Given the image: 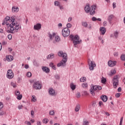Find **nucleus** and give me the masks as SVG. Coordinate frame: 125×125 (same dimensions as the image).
<instances>
[{"label": "nucleus", "instance_id": "1", "mask_svg": "<svg viewBox=\"0 0 125 125\" xmlns=\"http://www.w3.org/2000/svg\"><path fill=\"white\" fill-rule=\"evenodd\" d=\"M5 21L7 22V33L14 34L16 32H18V30L20 29V26L19 23L15 20V16H12L11 18L7 16Z\"/></svg>", "mask_w": 125, "mask_h": 125}, {"label": "nucleus", "instance_id": "2", "mask_svg": "<svg viewBox=\"0 0 125 125\" xmlns=\"http://www.w3.org/2000/svg\"><path fill=\"white\" fill-rule=\"evenodd\" d=\"M58 55L60 57H63L62 61L58 63V67H61V66H65L66 65V62H67V54L63 53L62 51L58 52Z\"/></svg>", "mask_w": 125, "mask_h": 125}, {"label": "nucleus", "instance_id": "3", "mask_svg": "<svg viewBox=\"0 0 125 125\" xmlns=\"http://www.w3.org/2000/svg\"><path fill=\"white\" fill-rule=\"evenodd\" d=\"M70 37L72 39V41L73 42L75 46H76L77 44L81 43V42H82V41H80V37L78 35H76L75 37L73 35H70Z\"/></svg>", "mask_w": 125, "mask_h": 125}, {"label": "nucleus", "instance_id": "4", "mask_svg": "<svg viewBox=\"0 0 125 125\" xmlns=\"http://www.w3.org/2000/svg\"><path fill=\"white\" fill-rule=\"evenodd\" d=\"M112 83L113 87L116 88L119 85V78L118 76H115L112 79Z\"/></svg>", "mask_w": 125, "mask_h": 125}, {"label": "nucleus", "instance_id": "5", "mask_svg": "<svg viewBox=\"0 0 125 125\" xmlns=\"http://www.w3.org/2000/svg\"><path fill=\"white\" fill-rule=\"evenodd\" d=\"M62 35L64 38L70 36V29L68 28H64L62 30Z\"/></svg>", "mask_w": 125, "mask_h": 125}, {"label": "nucleus", "instance_id": "6", "mask_svg": "<svg viewBox=\"0 0 125 125\" xmlns=\"http://www.w3.org/2000/svg\"><path fill=\"white\" fill-rule=\"evenodd\" d=\"M102 89V87L101 86L95 85L93 86V89L91 88L90 89V91L92 95H94V90H101Z\"/></svg>", "mask_w": 125, "mask_h": 125}, {"label": "nucleus", "instance_id": "7", "mask_svg": "<svg viewBox=\"0 0 125 125\" xmlns=\"http://www.w3.org/2000/svg\"><path fill=\"white\" fill-rule=\"evenodd\" d=\"M33 88L35 89H42V84L40 83V82L37 81L35 82L34 84L33 85Z\"/></svg>", "mask_w": 125, "mask_h": 125}, {"label": "nucleus", "instance_id": "8", "mask_svg": "<svg viewBox=\"0 0 125 125\" xmlns=\"http://www.w3.org/2000/svg\"><path fill=\"white\" fill-rule=\"evenodd\" d=\"M6 77L7 79H11L14 77V74L12 72V70L9 69L7 71Z\"/></svg>", "mask_w": 125, "mask_h": 125}, {"label": "nucleus", "instance_id": "9", "mask_svg": "<svg viewBox=\"0 0 125 125\" xmlns=\"http://www.w3.org/2000/svg\"><path fill=\"white\" fill-rule=\"evenodd\" d=\"M96 9V5H93L91 6L90 9V15H94L95 14V10Z\"/></svg>", "mask_w": 125, "mask_h": 125}, {"label": "nucleus", "instance_id": "10", "mask_svg": "<svg viewBox=\"0 0 125 125\" xmlns=\"http://www.w3.org/2000/svg\"><path fill=\"white\" fill-rule=\"evenodd\" d=\"M94 67H96V64L94 61H91L90 63L89 64V68L91 71L94 69Z\"/></svg>", "mask_w": 125, "mask_h": 125}, {"label": "nucleus", "instance_id": "11", "mask_svg": "<svg viewBox=\"0 0 125 125\" xmlns=\"http://www.w3.org/2000/svg\"><path fill=\"white\" fill-rule=\"evenodd\" d=\"M108 64L109 67H114V66H116V65H117V62L109 61L108 62Z\"/></svg>", "mask_w": 125, "mask_h": 125}, {"label": "nucleus", "instance_id": "12", "mask_svg": "<svg viewBox=\"0 0 125 125\" xmlns=\"http://www.w3.org/2000/svg\"><path fill=\"white\" fill-rule=\"evenodd\" d=\"M34 30H36L39 31V30H41L42 29V24L41 23H37L34 26Z\"/></svg>", "mask_w": 125, "mask_h": 125}, {"label": "nucleus", "instance_id": "13", "mask_svg": "<svg viewBox=\"0 0 125 125\" xmlns=\"http://www.w3.org/2000/svg\"><path fill=\"white\" fill-rule=\"evenodd\" d=\"M49 93L50 95H52V96H54V95H55V91L52 88H50L49 90Z\"/></svg>", "mask_w": 125, "mask_h": 125}, {"label": "nucleus", "instance_id": "14", "mask_svg": "<svg viewBox=\"0 0 125 125\" xmlns=\"http://www.w3.org/2000/svg\"><path fill=\"white\" fill-rule=\"evenodd\" d=\"M100 31L102 35H105V33H106V28L104 27H100Z\"/></svg>", "mask_w": 125, "mask_h": 125}, {"label": "nucleus", "instance_id": "15", "mask_svg": "<svg viewBox=\"0 0 125 125\" xmlns=\"http://www.w3.org/2000/svg\"><path fill=\"white\" fill-rule=\"evenodd\" d=\"M6 59L8 62H11L13 60V57L12 56H6Z\"/></svg>", "mask_w": 125, "mask_h": 125}, {"label": "nucleus", "instance_id": "16", "mask_svg": "<svg viewBox=\"0 0 125 125\" xmlns=\"http://www.w3.org/2000/svg\"><path fill=\"white\" fill-rule=\"evenodd\" d=\"M84 10L86 13H89L90 11V7L89 5H86L84 8Z\"/></svg>", "mask_w": 125, "mask_h": 125}, {"label": "nucleus", "instance_id": "17", "mask_svg": "<svg viewBox=\"0 0 125 125\" xmlns=\"http://www.w3.org/2000/svg\"><path fill=\"white\" fill-rule=\"evenodd\" d=\"M12 11L14 13H15V12L17 13L19 11V8H18V7L14 6L12 8Z\"/></svg>", "mask_w": 125, "mask_h": 125}, {"label": "nucleus", "instance_id": "18", "mask_svg": "<svg viewBox=\"0 0 125 125\" xmlns=\"http://www.w3.org/2000/svg\"><path fill=\"white\" fill-rule=\"evenodd\" d=\"M101 99L104 102H107L108 100V97L106 95H103L101 97Z\"/></svg>", "mask_w": 125, "mask_h": 125}, {"label": "nucleus", "instance_id": "19", "mask_svg": "<svg viewBox=\"0 0 125 125\" xmlns=\"http://www.w3.org/2000/svg\"><path fill=\"white\" fill-rule=\"evenodd\" d=\"M55 33H53L52 34L48 33V37L51 41L53 40V38L55 37Z\"/></svg>", "mask_w": 125, "mask_h": 125}, {"label": "nucleus", "instance_id": "20", "mask_svg": "<svg viewBox=\"0 0 125 125\" xmlns=\"http://www.w3.org/2000/svg\"><path fill=\"white\" fill-rule=\"evenodd\" d=\"M70 87L72 90H75V89H76V87H77V85L74 84V83H71L70 84Z\"/></svg>", "mask_w": 125, "mask_h": 125}, {"label": "nucleus", "instance_id": "21", "mask_svg": "<svg viewBox=\"0 0 125 125\" xmlns=\"http://www.w3.org/2000/svg\"><path fill=\"white\" fill-rule=\"evenodd\" d=\"M42 70L43 72H45V73H49V68L46 66L42 67Z\"/></svg>", "mask_w": 125, "mask_h": 125}, {"label": "nucleus", "instance_id": "22", "mask_svg": "<svg viewBox=\"0 0 125 125\" xmlns=\"http://www.w3.org/2000/svg\"><path fill=\"white\" fill-rule=\"evenodd\" d=\"M80 109H81V105L79 104H77L75 109V112H79Z\"/></svg>", "mask_w": 125, "mask_h": 125}, {"label": "nucleus", "instance_id": "23", "mask_svg": "<svg viewBox=\"0 0 125 125\" xmlns=\"http://www.w3.org/2000/svg\"><path fill=\"white\" fill-rule=\"evenodd\" d=\"M46 58H47V59H53V58H54V54H50L48 56H47Z\"/></svg>", "mask_w": 125, "mask_h": 125}, {"label": "nucleus", "instance_id": "24", "mask_svg": "<svg viewBox=\"0 0 125 125\" xmlns=\"http://www.w3.org/2000/svg\"><path fill=\"white\" fill-rule=\"evenodd\" d=\"M114 15H109L107 19L109 22H112V19H113V18H114Z\"/></svg>", "mask_w": 125, "mask_h": 125}, {"label": "nucleus", "instance_id": "25", "mask_svg": "<svg viewBox=\"0 0 125 125\" xmlns=\"http://www.w3.org/2000/svg\"><path fill=\"white\" fill-rule=\"evenodd\" d=\"M31 102H37V98H36V96H35V95L32 96Z\"/></svg>", "mask_w": 125, "mask_h": 125}, {"label": "nucleus", "instance_id": "26", "mask_svg": "<svg viewBox=\"0 0 125 125\" xmlns=\"http://www.w3.org/2000/svg\"><path fill=\"white\" fill-rule=\"evenodd\" d=\"M55 41V42H60V37L59 36H56Z\"/></svg>", "mask_w": 125, "mask_h": 125}, {"label": "nucleus", "instance_id": "27", "mask_svg": "<svg viewBox=\"0 0 125 125\" xmlns=\"http://www.w3.org/2000/svg\"><path fill=\"white\" fill-rule=\"evenodd\" d=\"M116 73V71L115 69H112L111 70L110 74H109V76H113V75H115V74Z\"/></svg>", "mask_w": 125, "mask_h": 125}, {"label": "nucleus", "instance_id": "28", "mask_svg": "<svg viewBox=\"0 0 125 125\" xmlns=\"http://www.w3.org/2000/svg\"><path fill=\"white\" fill-rule=\"evenodd\" d=\"M54 5L55 6H59L60 5V2L58 1H55Z\"/></svg>", "mask_w": 125, "mask_h": 125}, {"label": "nucleus", "instance_id": "29", "mask_svg": "<svg viewBox=\"0 0 125 125\" xmlns=\"http://www.w3.org/2000/svg\"><path fill=\"white\" fill-rule=\"evenodd\" d=\"M82 26H83V27H85V28H86L88 26L87 22H82Z\"/></svg>", "mask_w": 125, "mask_h": 125}, {"label": "nucleus", "instance_id": "30", "mask_svg": "<svg viewBox=\"0 0 125 125\" xmlns=\"http://www.w3.org/2000/svg\"><path fill=\"white\" fill-rule=\"evenodd\" d=\"M86 78L85 77H83L80 79V82L81 83H84L85 82Z\"/></svg>", "mask_w": 125, "mask_h": 125}, {"label": "nucleus", "instance_id": "31", "mask_svg": "<svg viewBox=\"0 0 125 125\" xmlns=\"http://www.w3.org/2000/svg\"><path fill=\"white\" fill-rule=\"evenodd\" d=\"M42 123L43 124H47V123H48V119L46 118L44 119L42 121Z\"/></svg>", "mask_w": 125, "mask_h": 125}, {"label": "nucleus", "instance_id": "32", "mask_svg": "<svg viewBox=\"0 0 125 125\" xmlns=\"http://www.w3.org/2000/svg\"><path fill=\"white\" fill-rule=\"evenodd\" d=\"M82 87H83V88H85L87 87V83H83L82 84Z\"/></svg>", "mask_w": 125, "mask_h": 125}, {"label": "nucleus", "instance_id": "33", "mask_svg": "<svg viewBox=\"0 0 125 125\" xmlns=\"http://www.w3.org/2000/svg\"><path fill=\"white\" fill-rule=\"evenodd\" d=\"M26 76L28 78H31V77H32V73L30 72H28L27 73Z\"/></svg>", "mask_w": 125, "mask_h": 125}, {"label": "nucleus", "instance_id": "34", "mask_svg": "<svg viewBox=\"0 0 125 125\" xmlns=\"http://www.w3.org/2000/svg\"><path fill=\"white\" fill-rule=\"evenodd\" d=\"M17 98L18 100H21L22 99V95H19L17 96Z\"/></svg>", "mask_w": 125, "mask_h": 125}, {"label": "nucleus", "instance_id": "35", "mask_svg": "<svg viewBox=\"0 0 125 125\" xmlns=\"http://www.w3.org/2000/svg\"><path fill=\"white\" fill-rule=\"evenodd\" d=\"M2 108H3V104L0 102V111H1V109H2Z\"/></svg>", "mask_w": 125, "mask_h": 125}, {"label": "nucleus", "instance_id": "36", "mask_svg": "<svg viewBox=\"0 0 125 125\" xmlns=\"http://www.w3.org/2000/svg\"><path fill=\"white\" fill-rule=\"evenodd\" d=\"M107 82V80L105 78H102V83H105Z\"/></svg>", "mask_w": 125, "mask_h": 125}, {"label": "nucleus", "instance_id": "37", "mask_svg": "<svg viewBox=\"0 0 125 125\" xmlns=\"http://www.w3.org/2000/svg\"><path fill=\"white\" fill-rule=\"evenodd\" d=\"M121 60L123 61H125V55H122L121 57Z\"/></svg>", "mask_w": 125, "mask_h": 125}, {"label": "nucleus", "instance_id": "38", "mask_svg": "<svg viewBox=\"0 0 125 125\" xmlns=\"http://www.w3.org/2000/svg\"><path fill=\"white\" fill-rule=\"evenodd\" d=\"M66 28H68V29H69V28H71L72 27V24L70 23H68L66 25Z\"/></svg>", "mask_w": 125, "mask_h": 125}, {"label": "nucleus", "instance_id": "39", "mask_svg": "<svg viewBox=\"0 0 125 125\" xmlns=\"http://www.w3.org/2000/svg\"><path fill=\"white\" fill-rule=\"evenodd\" d=\"M123 121H124V117H121L120 122V125H123Z\"/></svg>", "mask_w": 125, "mask_h": 125}, {"label": "nucleus", "instance_id": "40", "mask_svg": "<svg viewBox=\"0 0 125 125\" xmlns=\"http://www.w3.org/2000/svg\"><path fill=\"white\" fill-rule=\"evenodd\" d=\"M121 93H118L116 94L115 97H116L117 98H119V97H120L121 96Z\"/></svg>", "mask_w": 125, "mask_h": 125}, {"label": "nucleus", "instance_id": "41", "mask_svg": "<svg viewBox=\"0 0 125 125\" xmlns=\"http://www.w3.org/2000/svg\"><path fill=\"white\" fill-rule=\"evenodd\" d=\"M11 85H12V86H13V87H16V84L13 82H12L11 83Z\"/></svg>", "mask_w": 125, "mask_h": 125}, {"label": "nucleus", "instance_id": "42", "mask_svg": "<svg viewBox=\"0 0 125 125\" xmlns=\"http://www.w3.org/2000/svg\"><path fill=\"white\" fill-rule=\"evenodd\" d=\"M76 97L77 98H80V97H81V93H80V92L76 94Z\"/></svg>", "mask_w": 125, "mask_h": 125}, {"label": "nucleus", "instance_id": "43", "mask_svg": "<svg viewBox=\"0 0 125 125\" xmlns=\"http://www.w3.org/2000/svg\"><path fill=\"white\" fill-rule=\"evenodd\" d=\"M103 102L102 101H100L99 103V106H100V107H101L102 106H103Z\"/></svg>", "mask_w": 125, "mask_h": 125}, {"label": "nucleus", "instance_id": "44", "mask_svg": "<svg viewBox=\"0 0 125 125\" xmlns=\"http://www.w3.org/2000/svg\"><path fill=\"white\" fill-rule=\"evenodd\" d=\"M83 125H88V121H85L83 122Z\"/></svg>", "mask_w": 125, "mask_h": 125}, {"label": "nucleus", "instance_id": "45", "mask_svg": "<svg viewBox=\"0 0 125 125\" xmlns=\"http://www.w3.org/2000/svg\"><path fill=\"white\" fill-rule=\"evenodd\" d=\"M15 94H16V95L18 96V95H20V92L19 91H15Z\"/></svg>", "mask_w": 125, "mask_h": 125}, {"label": "nucleus", "instance_id": "46", "mask_svg": "<svg viewBox=\"0 0 125 125\" xmlns=\"http://www.w3.org/2000/svg\"><path fill=\"white\" fill-rule=\"evenodd\" d=\"M34 115H35V111H34V110H31V115L32 116V117H34Z\"/></svg>", "mask_w": 125, "mask_h": 125}, {"label": "nucleus", "instance_id": "47", "mask_svg": "<svg viewBox=\"0 0 125 125\" xmlns=\"http://www.w3.org/2000/svg\"><path fill=\"white\" fill-rule=\"evenodd\" d=\"M8 39H9V40H12V35H11V34H9L8 35Z\"/></svg>", "mask_w": 125, "mask_h": 125}, {"label": "nucleus", "instance_id": "48", "mask_svg": "<svg viewBox=\"0 0 125 125\" xmlns=\"http://www.w3.org/2000/svg\"><path fill=\"white\" fill-rule=\"evenodd\" d=\"M49 114L50 115H52V116H53V115H54V110H52L50 111Z\"/></svg>", "mask_w": 125, "mask_h": 125}, {"label": "nucleus", "instance_id": "49", "mask_svg": "<svg viewBox=\"0 0 125 125\" xmlns=\"http://www.w3.org/2000/svg\"><path fill=\"white\" fill-rule=\"evenodd\" d=\"M33 64L34 65H35V66H39V63H38L36 61H34L33 62Z\"/></svg>", "mask_w": 125, "mask_h": 125}, {"label": "nucleus", "instance_id": "50", "mask_svg": "<svg viewBox=\"0 0 125 125\" xmlns=\"http://www.w3.org/2000/svg\"><path fill=\"white\" fill-rule=\"evenodd\" d=\"M18 109L19 110L22 109V108H23V105H19L18 107Z\"/></svg>", "mask_w": 125, "mask_h": 125}, {"label": "nucleus", "instance_id": "51", "mask_svg": "<svg viewBox=\"0 0 125 125\" xmlns=\"http://www.w3.org/2000/svg\"><path fill=\"white\" fill-rule=\"evenodd\" d=\"M25 124H26V125H31L32 124H31V122H29V121H25Z\"/></svg>", "mask_w": 125, "mask_h": 125}, {"label": "nucleus", "instance_id": "52", "mask_svg": "<svg viewBox=\"0 0 125 125\" xmlns=\"http://www.w3.org/2000/svg\"><path fill=\"white\" fill-rule=\"evenodd\" d=\"M7 21H6L5 20L3 21V22L2 23V25H5V24L6 25V24L7 23Z\"/></svg>", "mask_w": 125, "mask_h": 125}, {"label": "nucleus", "instance_id": "53", "mask_svg": "<svg viewBox=\"0 0 125 125\" xmlns=\"http://www.w3.org/2000/svg\"><path fill=\"white\" fill-rule=\"evenodd\" d=\"M118 35H119V33L118 32H115L114 33V36L117 38L118 37Z\"/></svg>", "mask_w": 125, "mask_h": 125}, {"label": "nucleus", "instance_id": "54", "mask_svg": "<svg viewBox=\"0 0 125 125\" xmlns=\"http://www.w3.org/2000/svg\"><path fill=\"white\" fill-rule=\"evenodd\" d=\"M92 21H96L97 20V19L95 17H94L92 18Z\"/></svg>", "mask_w": 125, "mask_h": 125}, {"label": "nucleus", "instance_id": "55", "mask_svg": "<svg viewBox=\"0 0 125 125\" xmlns=\"http://www.w3.org/2000/svg\"><path fill=\"white\" fill-rule=\"evenodd\" d=\"M121 91H122V87H120L118 88V92H121Z\"/></svg>", "mask_w": 125, "mask_h": 125}, {"label": "nucleus", "instance_id": "56", "mask_svg": "<svg viewBox=\"0 0 125 125\" xmlns=\"http://www.w3.org/2000/svg\"><path fill=\"white\" fill-rule=\"evenodd\" d=\"M103 25L105 27V26H107V21H104L103 22Z\"/></svg>", "mask_w": 125, "mask_h": 125}, {"label": "nucleus", "instance_id": "57", "mask_svg": "<svg viewBox=\"0 0 125 125\" xmlns=\"http://www.w3.org/2000/svg\"><path fill=\"white\" fill-rule=\"evenodd\" d=\"M114 56H118V55H119V53L118 52H115L114 53Z\"/></svg>", "mask_w": 125, "mask_h": 125}, {"label": "nucleus", "instance_id": "58", "mask_svg": "<svg viewBox=\"0 0 125 125\" xmlns=\"http://www.w3.org/2000/svg\"><path fill=\"white\" fill-rule=\"evenodd\" d=\"M24 67L25 68V69H28L29 68V65L28 64H25L24 66Z\"/></svg>", "mask_w": 125, "mask_h": 125}, {"label": "nucleus", "instance_id": "59", "mask_svg": "<svg viewBox=\"0 0 125 125\" xmlns=\"http://www.w3.org/2000/svg\"><path fill=\"white\" fill-rule=\"evenodd\" d=\"M72 17H69L68 19V22H71V21H72Z\"/></svg>", "mask_w": 125, "mask_h": 125}, {"label": "nucleus", "instance_id": "60", "mask_svg": "<svg viewBox=\"0 0 125 125\" xmlns=\"http://www.w3.org/2000/svg\"><path fill=\"white\" fill-rule=\"evenodd\" d=\"M37 124V125H42V122L40 121H38Z\"/></svg>", "mask_w": 125, "mask_h": 125}, {"label": "nucleus", "instance_id": "61", "mask_svg": "<svg viewBox=\"0 0 125 125\" xmlns=\"http://www.w3.org/2000/svg\"><path fill=\"white\" fill-rule=\"evenodd\" d=\"M3 45H5V44H6V43H7L5 41H3L2 42Z\"/></svg>", "mask_w": 125, "mask_h": 125}, {"label": "nucleus", "instance_id": "62", "mask_svg": "<svg viewBox=\"0 0 125 125\" xmlns=\"http://www.w3.org/2000/svg\"><path fill=\"white\" fill-rule=\"evenodd\" d=\"M116 3H115V2H114V3H113V8H115V7H116Z\"/></svg>", "mask_w": 125, "mask_h": 125}, {"label": "nucleus", "instance_id": "63", "mask_svg": "<svg viewBox=\"0 0 125 125\" xmlns=\"http://www.w3.org/2000/svg\"><path fill=\"white\" fill-rule=\"evenodd\" d=\"M54 65V64L52 62L50 63V64H49L50 67H52Z\"/></svg>", "mask_w": 125, "mask_h": 125}, {"label": "nucleus", "instance_id": "64", "mask_svg": "<svg viewBox=\"0 0 125 125\" xmlns=\"http://www.w3.org/2000/svg\"><path fill=\"white\" fill-rule=\"evenodd\" d=\"M52 68L53 69V70H56V67H55V65H54Z\"/></svg>", "mask_w": 125, "mask_h": 125}]
</instances>
